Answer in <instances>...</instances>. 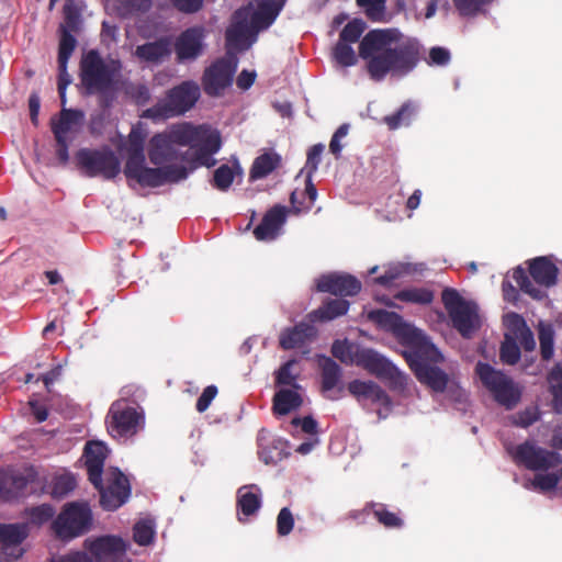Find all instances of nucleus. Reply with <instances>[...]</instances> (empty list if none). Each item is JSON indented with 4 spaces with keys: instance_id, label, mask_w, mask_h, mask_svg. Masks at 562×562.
Wrapping results in <instances>:
<instances>
[{
    "instance_id": "1",
    "label": "nucleus",
    "mask_w": 562,
    "mask_h": 562,
    "mask_svg": "<svg viewBox=\"0 0 562 562\" xmlns=\"http://www.w3.org/2000/svg\"><path fill=\"white\" fill-rule=\"evenodd\" d=\"M424 53L418 38L394 27L371 30L359 44V56L367 61V72L373 81H382L389 75L407 76L424 59ZM425 60L429 66L443 67L450 63L451 53L446 47L434 46Z\"/></svg>"
},
{
    "instance_id": "2",
    "label": "nucleus",
    "mask_w": 562,
    "mask_h": 562,
    "mask_svg": "<svg viewBox=\"0 0 562 562\" xmlns=\"http://www.w3.org/2000/svg\"><path fill=\"white\" fill-rule=\"evenodd\" d=\"M145 135L133 128L128 134L124 166L127 179L136 181L143 188H158L166 183H178L188 178V170L183 165H170L162 168H150L145 165L144 154Z\"/></svg>"
},
{
    "instance_id": "3",
    "label": "nucleus",
    "mask_w": 562,
    "mask_h": 562,
    "mask_svg": "<svg viewBox=\"0 0 562 562\" xmlns=\"http://www.w3.org/2000/svg\"><path fill=\"white\" fill-rule=\"evenodd\" d=\"M412 348L408 363L417 380L436 393L445 392L449 383V375L436 366L443 361L441 352L427 336Z\"/></svg>"
},
{
    "instance_id": "4",
    "label": "nucleus",
    "mask_w": 562,
    "mask_h": 562,
    "mask_svg": "<svg viewBox=\"0 0 562 562\" xmlns=\"http://www.w3.org/2000/svg\"><path fill=\"white\" fill-rule=\"evenodd\" d=\"M189 123L173 126L168 133H157L148 142L147 155L149 161L162 168L176 165V161H186L189 150L181 153L177 146H187L192 140V132L188 131Z\"/></svg>"
},
{
    "instance_id": "5",
    "label": "nucleus",
    "mask_w": 562,
    "mask_h": 562,
    "mask_svg": "<svg viewBox=\"0 0 562 562\" xmlns=\"http://www.w3.org/2000/svg\"><path fill=\"white\" fill-rule=\"evenodd\" d=\"M200 97L201 90L195 81H182L169 89L164 99L146 109L142 117L157 122L183 115L195 105Z\"/></svg>"
},
{
    "instance_id": "6",
    "label": "nucleus",
    "mask_w": 562,
    "mask_h": 562,
    "mask_svg": "<svg viewBox=\"0 0 562 562\" xmlns=\"http://www.w3.org/2000/svg\"><path fill=\"white\" fill-rule=\"evenodd\" d=\"M188 131L192 132L193 140L188 145L194 149L191 157L187 154L188 175L199 167L211 168L216 165L213 155L216 154L222 146V139L218 131L212 130L209 125H193L189 123Z\"/></svg>"
},
{
    "instance_id": "7",
    "label": "nucleus",
    "mask_w": 562,
    "mask_h": 562,
    "mask_svg": "<svg viewBox=\"0 0 562 562\" xmlns=\"http://www.w3.org/2000/svg\"><path fill=\"white\" fill-rule=\"evenodd\" d=\"M443 306L451 319L452 326L464 338H471L480 328V318L476 307L467 302L460 293L452 288H446L441 293Z\"/></svg>"
},
{
    "instance_id": "8",
    "label": "nucleus",
    "mask_w": 562,
    "mask_h": 562,
    "mask_svg": "<svg viewBox=\"0 0 562 562\" xmlns=\"http://www.w3.org/2000/svg\"><path fill=\"white\" fill-rule=\"evenodd\" d=\"M475 372L499 405L513 409L519 403L521 390L502 371L495 370L488 363L479 362Z\"/></svg>"
},
{
    "instance_id": "9",
    "label": "nucleus",
    "mask_w": 562,
    "mask_h": 562,
    "mask_svg": "<svg viewBox=\"0 0 562 562\" xmlns=\"http://www.w3.org/2000/svg\"><path fill=\"white\" fill-rule=\"evenodd\" d=\"M91 520L92 514L88 504L71 502L64 505L52 528L58 539L69 541L86 533Z\"/></svg>"
},
{
    "instance_id": "10",
    "label": "nucleus",
    "mask_w": 562,
    "mask_h": 562,
    "mask_svg": "<svg viewBox=\"0 0 562 562\" xmlns=\"http://www.w3.org/2000/svg\"><path fill=\"white\" fill-rule=\"evenodd\" d=\"M351 362L363 368L378 379L386 381L392 389L401 390L407 378L384 356L370 348H357Z\"/></svg>"
},
{
    "instance_id": "11",
    "label": "nucleus",
    "mask_w": 562,
    "mask_h": 562,
    "mask_svg": "<svg viewBox=\"0 0 562 562\" xmlns=\"http://www.w3.org/2000/svg\"><path fill=\"white\" fill-rule=\"evenodd\" d=\"M117 67L105 64L97 50H89L80 63L81 83L89 94L105 92L112 88Z\"/></svg>"
},
{
    "instance_id": "12",
    "label": "nucleus",
    "mask_w": 562,
    "mask_h": 562,
    "mask_svg": "<svg viewBox=\"0 0 562 562\" xmlns=\"http://www.w3.org/2000/svg\"><path fill=\"white\" fill-rule=\"evenodd\" d=\"M76 161L85 176L90 178L100 176L110 180L121 171L117 156L108 146L100 149L81 148L76 153Z\"/></svg>"
},
{
    "instance_id": "13",
    "label": "nucleus",
    "mask_w": 562,
    "mask_h": 562,
    "mask_svg": "<svg viewBox=\"0 0 562 562\" xmlns=\"http://www.w3.org/2000/svg\"><path fill=\"white\" fill-rule=\"evenodd\" d=\"M509 453L517 465L530 471L546 472L562 463L560 453L539 447L530 440L517 445Z\"/></svg>"
},
{
    "instance_id": "14",
    "label": "nucleus",
    "mask_w": 562,
    "mask_h": 562,
    "mask_svg": "<svg viewBox=\"0 0 562 562\" xmlns=\"http://www.w3.org/2000/svg\"><path fill=\"white\" fill-rule=\"evenodd\" d=\"M144 423L143 413L124 401L114 402L108 414V430L113 437H132Z\"/></svg>"
},
{
    "instance_id": "15",
    "label": "nucleus",
    "mask_w": 562,
    "mask_h": 562,
    "mask_svg": "<svg viewBox=\"0 0 562 562\" xmlns=\"http://www.w3.org/2000/svg\"><path fill=\"white\" fill-rule=\"evenodd\" d=\"M100 494V505L104 510L114 512L123 506L131 497V483L127 476L119 469L111 468L108 472V484L94 487Z\"/></svg>"
},
{
    "instance_id": "16",
    "label": "nucleus",
    "mask_w": 562,
    "mask_h": 562,
    "mask_svg": "<svg viewBox=\"0 0 562 562\" xmlns=\"http://www.w3.org/2000/svg\"><path fill=\"white\" fill-rule=\"evenodd\" d=\"M237 69V59L233 56L214 60L205 68L202 87L209 97H220L232 82Z\"/></svg>"
},
{
    "instance_id": "17",
    "label": "nucleus",
    "mask_w": 562,
    "mask_h": 562,
    "mask_svg": "<svg viewBox=\"0 0 562 562\" xmlns=\"http://www.w3.org/2000/svg\"><path fill=\"white\" fill-rule=\"evenodd\" d=\"M368 317L382 328L393 331L411 347H414L426 336L423 330L405 323L403 317L395 312L373 310L369 312Z\"/></svg>"
},
{
    "instance_id": "18",
    "label": "nucleus",
    "mask_w": 562,
    "mask_h": 562,
    "mask_svg": "<svg viewBox=\"0 0 562 562\" xmlns=\"http://www.w3.org/2000/svg\"><path fill=\"white\" fill-rule=\"evenodd\" d=\"M26 522L0 524V562H14L24 554L21 547L29 537Z\"/></svg>"
},
{
    "instance_id": "19",
    "label": "nucleus",
    "mask_w": 562,
    "mask_h": 562,
    "mask_svg": "<svg viewBox=\"0 0 562 562\" xmlns=\"http://www.w3.org/2000/svg\"><path fill=\"white\" fill-rule=\"evenodd\" d=\"M205 36L206 30L202 25L191 26L181 32L175 42L177 60L186 63L198 59L204 53Z\"/></svg>"
},
{
    "instance_id": "20",
    "label": "nucleus",
    "mask_w": 562,
    "mask_h": 562,
    "mask_svg": "<svg viewBox=\"0 0 562 562\" xmlns=\"http://www.w3.org/2000/svg\"><path fill=\"white\" fill-rule=\"evenodd\" d=\"M316 290L339 296H353L361 291V282L348 273H328L317 279Z\"/></svg>"
},
{
    "instance_id": "21",
    "label": "nucleus",
    "mask_w": 562,
    "mask_h": 562,
    "mask_svg": "<svg viewBox=\"0 0 562 562\" xmlns=\"http://www.w3.org/2000/svg\"><path fill=\"white\" fill-rule=\"evenodd\" d=\"M347 387L349 393L363 406L370 402L386 409L391 408L392 402L390 396L373 381L353 380L348 383Z\"/></svg>"
},
{
    "instance_id": "22",
    "label": "nucleus",
    "mask_w": 562,
    "mask_h": 562,
    "mask_svg": "<svg viewBox=\"0 0 562 562\" xmlns=\"http://www.w3.org/2000/svg\"><path fill=\"white\" fill-rule=\"evenodd\" d=\"M108 452V447L100 441H88L85 446V465L87 468L88 479L94 487L101 486V479Z\"/></svg>"
},
{
    "instance_id": "23",
    "label": "nucleus",
    "mask_w": 562,
    "mask_h": 562,
    "mask_svg": "<svg viewBox=\"0 0 562 562\" xmlns=\"http://www.w3.org/2000/svg\"><path fill=\"white\" fill-rule=\"evenodd\" d=\"M288 212V209L280 204L268 210L260 224L254 229L256 239L261 241L274 239L286 221Z\"/></svg>"
},
{
    "instance_id": "24",
    "label": "nucleus",
    "mask_w": 562,
    "mask_h": 562,
    "mask_svg": "<svg viewBox=\"0 0 562 562\" xmlns=\"http://www.w3.org/2000/svg\"><path fill=\"white\" fill-rule=\"evenodd\" d=\"M87 548L94 562L123 555L127 550L124 540L116 536H102L92 541H87Z\"/></svg>"
},
{
    "instance_id": "25",
    "label": "nucleus",
    "mask_w": 562,
    "mask_h": 562,
    "mask_svg": "<svg viewBox=\"0 0 562 562\" xmlns=\"http://www.w3.org/2000/svg\"><path fill=\"white\" fill-rule=\"evenodd\" d=\"M317 335L313 324L301 322L293 327L284 328L279 336V346L283 350L302 348L311 342Z\"/></svg>"
},
{
    "instance_id": "26",
    "label": "nucleus",
    "mask_w": 562,
    "mask_h": 562,
    "mask_svg": "<svg viewBox=\"0 0 562 562\" xmlns=\"http://www.w3.org/2000/svg\"><path fill=\"white\" fill-rule=\"evenodd\" d=\"M33 473L24 475L21 473L0 471V501H12L26 494L27 485L33 482Z\"/></svg>"
},
{
    "instance_id": "27",
    "label": "nucleus",
    "mask_w": 562,
    "mask_h": 562,
    "mask_svg": "<svg viewBox=\"0 0 562 562\" xmlns=\"http://www.w3.org/2000/svg\"><path fill=\"white\" fill-rule=\"evenodd\" d=\"M261 507V494L257 485L241 486L237 491L236 508L238 521L245 522L246 518L254 516Z\"/></svg>"
},
{
    "instance_id": "28",
    "label": "nucleus",
    "mask_w": 562,
    "mask_h": 562,
    "mask_svg": "<svg viewBox=\"0 0 562 562\" xmlns=\"http://www.w3.org/2000/svg\"><path fill=\"white\" fill-rule=\"evenodd\" d=\"M529 273L538 285L551 288L557 283L559 270L548 257H537L529 262Z\"/></svg>"
},
{
    "instance_id": "29",
    "label": "nucleus",
    "mask_w": 562,
    "mask_h": 562,
    "mask_svg": "<svg viewBox=\"0 0 562 562\" xmlns=\"http://www.w3.org/2000/svg\"><path fill=\"white\" fill-rule=\"evenodd\" d=\"M256 2L258 8L250 20L251 27L255 30L271 25L285 4V0H256Z\"/></svg>"
},
{
    "instance_id": "30",
    "label": "nucleus",
    "mask_w": 562,
    "mask_h": 562,
    "mask_svg": "<svg viewBox=\"0 0 562 562\" xmlns=\"http://www.w3.org/2000/svg\"><path fill=\"white\" fill-rule=\"evenodd\" d=\"M350 303L344 299H328L323 304L307 314L311 323L328 322L345 315L349 310Z\"/></svg>"
},
{
    "instance_id": "31",
    "label": "nucleus",
    "mask_w": 562,
    "mask_h": 562,
    "mask_svg": "<svg viewBox=\"0 0 562 562\" xmlns=\"http://www.w3.org/2000/svg\"><path fill=\"white\" fill-rule=\"evenodd\" d=\"M83 119V113L80 110L61 109L58 120L52 119L50 127L54 137H67V134L72 131V127L79 125Z\"/></svg>"
},
{
    "instance_id": "32",
    "label": "nucleus",
    "mask_w": 562,
    "mask_h": 562,
    "mask_svg": "<svg viewBox=\"0 0 562 562\" xmlns=\"http://www.w3.org/2000/svg\"><path fill=\"white\" fill-rule=\"evenodd\" d=\"M169 54L170 45L166 38L138 45L135 50V55L139 59L148 63H160Z\"/></svg>"
},
{
    "instance_id": "33",
    "label": "nucleus",
    "mask_w": 562,
    "mask_h": 562,
    "mask_svg": "<svg viewBox=\"0 0 562 562\" xmlns=\"http://www.w3.org/2000/svg\"><path fill=\"white\" fill-rule=\"evenodd\" d=\"M258 456L266 464H277L290 456L288 442L282 439H272L265 445L260 441Z\"/></svg>"
},
{
    "instance_id": "34",
    "label": "nucleus",
    "mask_w": 562,
    "mask_h": 562,
    "mask_svg": "<svg viewBox=\"0 0 562 562\" xmlns=\"http://www.w3.org/2000/svg\"><path fill=\"white\" fill-rule=\"evenodd\" d=\"M321 376H322V392L328 393L333 391L341 380V368L331 358L322 356L319 359Z\"/></svg>"
},
{
    "instance_id": "35",
    "label": "nucleus",
    "mask_w": 562,
    "mask_h": 562,
    "mask_svg": "<svg viewBox=\"0 0 562 562\" xmlns=\"http://www.w3.org/2000/svg\"><path fill=\"white\" fill-rule=\"evenodd\" d=\"M281 164V157L277 153L270 151L258 156L250 168L249 177L251 180L263 179L276 170Z\"/></svg>"
},
{
    "instance_id": "36",
    "label": "nucleus",
    "mask_w": 562,
    "mask_h": 562,
    "mask_svg": "<svg viewBox=\"0 0 562 562\" xmlns=\"http://www.w3.org/2000/svg\"><path fill=\"white\" fill-rule=\"evenodd\" d=\"M302 405L301 395L290 389H281L273 396V412L278 415H286Z\"/></svg>"
},
{
    "instance_id": "37",
    "label": "nucleus",
    "mask_w": 562,
    "mask_h": 562,
    "mask_svg": "<svg viewBox=\"0 0 562 562\" xmlns=\"http://www.w3.org/2000/svg\"><path fill=\"white\" fill-rule=\"evenodd\" d=\"M415 114V105L412 101L404 102L393 114L383 117L389 130L394 131L402 126H408Z\"/></svg>"
},
{
    "instance_id": "38",
    "label": "nucleus",
    "mask_w": 562,
    "mask_h": 562,
    "mask_svg": "<svg viewBox=\"0 0 562 562\" xmlns=\"http://www.w3.org/2000/svg\"><path fill=\"white\" fill-rule=\"evenodd\" d=\"M540 353L543 360L548 361L554 352V330L552 325L540 323L538 327Z\"/></svg>"
},
{
    "instance_id": "39",
    "label": "nucleus",
    "mask_w": 562,
    "mask_h": 562,
    "mask_svg": "<svg viewBox=\"0 0 562 562\" xmlns=\"http://www.w3.org/2000/svg\"><path fill=\"white\" fill-rule=\"evenodd\" d=\"M395 299L402 302L430 304L434 300V293L425 288H412L397 292Z\"/></svg>"
},
{
    "instance_id": "40",
    "label": "nucleus",
    "mask_w": 562,
    "mask_h": 562,
    "mask_svg": "<svg viewBox=\"0 0 562 562\" xmlns=\"http://www.w3.org/2000/svg\"><path fill=\"white\" fill-rule=\"evenodd\" d=\"M513 279L517 283L519 289L524 293L530 295L532 299L540 300L546 295L544 292L540 288H538L533 284V282L529 279L525 269H522L521 267H517L516 269H514Z\"/></svg>"
},
{
    "instance_id": "41",
    "label": "nucleus",
    "mask_w": 562,
    "mask_h": 562,
    "mask_svg": "<svg viewBox=\"0 0 562 562\" xmlns=\"http://www.w3.org/2000/svg\"><path fill=\"white\" fill-rule=\"evenodd\" d=\"M304 193L310 200L308 204L305 206H303L302 203L296 202V193L295 192L291 193V196H290V202L292 205V209L290 210L291 213H293L295 215H299L303 212L307 213L312 209L314 202L316 201L317 189L312 181V176L307 175V177H306Z\"/></svg>"
},
{
    "instance_id": "42",
    "label": "nucleus",
    "mask_w": 562,
    "mask_h": 562,
    "mask_svg": "<svg viewBox=\"0 0 562 562\" xmlns=\"http://www.w3.org/2000/svg\"><path fill=\"white\" fill-rule=\"evenodd\" d=\"M357 4L364 10L367 18L372 22L385 20L386 0H356Z\"/></svg>"
},
{
    "instance_id": "43",
    "label": "nucleus",
    "mask_w": 562,
    "mask_h": 562,
    "mask_svg": "<svg viewBox=\"0 0 562 562\" xmlns=\"http://www.w3.org/2000/svg\"><path fill=\"white\" fill-rule=\"evenodd\" d=\"M368 507H371L373 510V515L376 520L386 528H401L403 526V520L395 513H392L385 508L382 504H371Z\"/></svg>"
},
{
    "instance_id": "44",
    "label": "nucleus",
    "mask_w": 562,
    "mask_h": 562,
    "mask_svg": "<svg viewBox=\"0 0 562 562\" xmlns=\"http://www.w3.org/2000/svg\"><path fill=\"white\" fill-rule=\"evenodd\" d=\"M350 44L351 43L338 41L334 47V58L337 61V64H339L342 67H350L357 64L358 59Z\"/></svg>"
},
{
    "instance_id": "45",
    "label": "nucleus",
    "mask_w": 562,
    "mask_h": 562,
    "mask_svg": "<svg viewBox=\"0 0 562 562\" xmlns=\"http://www.w3.org/2000/svg\"><path fill=\"white\" fill-rule=\"evenodd\" d=\"M76 44L77 41L75 36L69 32V30H67V27H63V31H60L57 60L63 61V64L68 63L76 48Z\"/></svg>"
},
{
    "instance_id": "46",
    "label": "nucleus",
    "mask_w": 562,
    "mask_h": 562,
    "mask_svg": "<svg viewBox=\"0 0 562 562\" xmlns=\"http://www.w3.org/2000/svg\"><path fill=\"white\" fill-rule=\"evenodd\" d=\"M366 30V23L361 19H353L348 22L339 34V41L357 43Z\"/></svg>"
},
{
    "instance_id": "47",
    "label": "nucleus",
    "mask_w": 562,
    "mask_h": 562,
    "mask_svg": "<svg viewBox=\"0 0 562 562\" xmlns=\"http://www.w3.org/2000/svg\"><path fill=\"white\" fill-rule=\"evenodd\" d=\"M25 513L32 524L41 526L54 517L55 508L50 504H42L27 508Z\"/></svg>"
},
{
    "instance_id": "48",
    "label": "nucleus",
    "mask_w": 562,
    "mask_h": 562,
    "mask_svg": "<svg viewBox=\"0 0 562 562\" xmlns=\"http://www.w3.org/2000/svg\"><path fill=\"white\" fill-rule=\"evenodd\" d=\"M297 363L295 359H290L284 362L279 370L276 372V383L278 385H289L297 387L296 378L297 374L292 373V368Z\"/></svg>"
},
{
    "instance_id": "49",
    "label": "nucleus",
    "mask_w": 562,
    "mask_h": 562,
    "mask_svg": "<svg viewBox=\"0 0 562 562\" xmlns=\"http://www.w3.org/2000/svg\"><path fill=\"white\" fill-rule=\"evenodd\" d=\"M154 528L149 521H138L133 528V539L139 546H148L154 539Z\"/></svg>"
},
{
    "instance_id": "50",
    "label": "nucleus",
    "mask_w": 562,
    "mask_h": 562,
    "mask_svg": "<svg viewBox=\"0 0 562 562\" xmlns=\"http://www.w3.org/2000/svg\"><path fill=\"white\" fill-rule=\"evenodd\" d=\"M560 482L559 472L558 473H544V474H536L533 480L530 482V485L535 490H539L541 492L553 491L558 487Z\"/></svg>"
},
{
    "instance_id": "51",
    "label": "nucleus",
    "mask_w": 562,
    "mask_h": 562,
    "mask_svg": "<svg viewBox=\"0 0 562 562\" xmlns=\"http://www.w3.org/2000/svg\"><path fill=\"white\" fill-rule=\"evenodd\" d=\"M65 23L60 25V31L63 27H67L69 32H76L79 25V11L75 4V0H66L63 9Z\"/></svg>"
},
{
    "instance_id": "52",
    "label": "nucleus",
    "mask_w": 562,
    "mask_h": 562,
    "mask_svg": "<svg viewBox=\"0 0 562 562\" xmlns=\"http://www.w3.org/2000/svg\"><path fill=\"white\" fill-rule=\"evenodd\" d=\"M234 181V172L228 165H222L214 171L213 187L221 191L229 189Z\"/></svg>"
},
{
    "instance_id": "53",
    "label": "nucleus",
    "mask_w": 562,
    "mask_h": 562,
    "mask_svg": "<svg viewBox=\"0 0 562 562\" xmlns=\"http://www.w3.org/2000/svg\"><path fill=\"white\" fill-rule=\"evenodd\" d=\"M294 528V517L289 507L280 509L277 516V533L285 537L292 532Z\"/></svg>"
},
{
    "instance_id": "54",
    "label": "nucleus",
    "mask_w": 562,
    "mask_h": 562,
    "mask_svg": "<svg viewBox=\"0 0 562 562\" xmlns=\"http://www.w3.org/2000/svg\"><path fill=\"white\" fill-rule=\"evenodd\" d=\"M501 360L509 366L516 364L520 359V348L515 340H505L501 346Z\"/></svg>"
},
{
    "instance_id": "55",
    "label": "nucleus",
    "mask_w": 562,
    "mask_h": 562,
    "mask_svg": "<svg viewBox=\"0 0 562 562\" xmlns=\"http://www.w3.org/2000/svg\"><path fill=\"white\" fill-rule=\"evenodd\" d=\"M151 0H119V9L123 14L147 12L151 8Z\"/></svg>"
},
{
    "instance_id": "56",
    "label": "nucleus",
    "mask_w": 562,
    "mask_h": 562,
    "mask_svg": "<svg viewBox=\"0 0 562 562\" xmlns=\"http://www.w3.org/2000/svg\"><path fill=\"white\" fill-rule=\"evenodd\" d=\"M126 94L137 104L144 105L150 100L149 88L145 83H132L126 87Z\"/></svg>"
},
{
    "instance_id": "57",
    "label": "nucleus",
    "mask_w": 562,
    "mask_h": 562,
    "mask_svg": "<svg viewBox=\"0 0 562 562\" xmlns=\"http://www.w3.org/2000/svg\"><path fill=\"white\" fill-rule=\"evenodd\" d=\"M493 0H453L454 7L461 15L469 16L476 14L483 5Z\"/></svg>"
},
{
    "instance_id": "58",
    "label": "nucleus",
    "mask_w": 562,
    "mask_h": 562,
    "mask_svg": "<svg viewBox=\"0 0 562 562\" xmlns=\"http://www.w3.org/2000/svg\"><path fill=\"white\" fill-rule=\"evenodd\" d=\"M248 24L246 21H238L226 31V41L228 45H238L246 38Z\"/></svg>"
},
{
    "instance_id": "59",
    "label": "nucleus",
    "mask_w": 562,
    "mask_h": 562,
    "mask_svg": "<svg viewBox=\"0 0 562 562\" xmlns=\"http://www.w3.org/2000/svg\"><path fill=\"white\" fill-rule=\"evenodd\" d=\"M325 149L323 144L313 145L307 151V158L305 164V169L308 176H313L316 172L318 165L321 162V156Z\"/></svg>"
},
{
    "instance_id": "60",
    "label": "nucleus",
    "mask_w": 562,
    "mask_h": 562,
    "mask_svg": "<svg viewBox=\"0 0 562 562\" xmlns=\"http://www.w3.org/2000/svg\"><path fill=\"white\" fill-rule=\"evenodd\" d=\"M76 486V482L71 476H59L53 485L52 494L56 497H63L71 492Z\"/></svg>"
},
{
    "instance_id": "61",
    "label": "nucleus",
    "mask_w": 562,
    "mask_h": 562,
    "mask_svg": "<svg viewBox=\"0 0 562 562\" xmlns=\"http://www.w3.org/2000/svg\"><path fill=\"white\" fill-rule=\"evenodd\" d=\"M331 353L341 362H351L355 351L352 352V346L347 340H336L331 346Z\"/></svg>"
},
{
    "instance_id": "62",
    "label": "nucleus",
    "mask_w": 562,
    "mask_h": 562,
    "mask_svg": "<svg viewBox=\"0 0 562 562\" xmlns=\"http://www.w3.org/2000/svg\"><path fill=\"white\" fill-rule=\"evenodd\" d=\"M216 395H217V387L215 385L206 386L196 401V404H195L196 411L199 413L205 412Z\"/></svg>"
},
{
    "instance_id": "63",
    "label": "nucleus",
    "mask_w": 562,
    "mask_h": 562,
    "mask_svg": "<svg viewBox=\"0 0 562 562\" xmlns=\"http://www.w3.org/2000/svg\"><path fill=\"white\" fill-rule=\"evenodd\" d=\"M172 4L178 11L191 14L201 10L203 0H172Z\"/></svg>"
},
{
    "instance_id": "64",
    "label": "nucleus",
    "mask_w": 562,
    "mask_h": 562,
    "mask_svg": "<svg viewBox=\"0 0 562 562\" xmlns=\"http://www.w3.org/2000/svg\"><path fill=\"white\" fill-rule=\"evenodd\" d=\"M550 389H562V363H557L547 376Z\"/></svg>"
}]
</instances>
